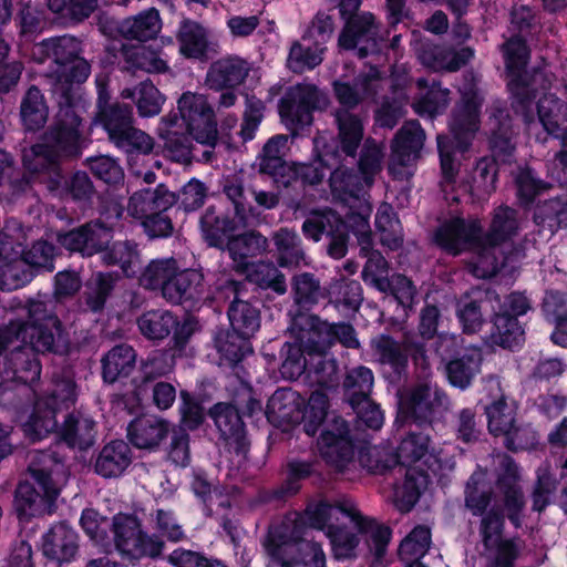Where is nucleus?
Masks as SVG:
<instances>
[{"instance_id":"obj_26","label":"nucleus","mask_w":567,"mask_h":567,"mask_svg":"<svg viewBox=\"0 0 567 567\" xmlns=\"http://www.w3.org/2000/svg\"><path fill=\"white\" fill-rule=\"evenodd\" d=\"M58 495L59 487L20 482L14 493V508L19 517L24 518L50 514Z\"/></svg>"},{"instance_id":"obj_44","label":"nucleus","mask_w":567,"mask_h":567,"mask_svg":"<svg viewBox=\"0 0 567 567\" xmlns=\"http://www.w3.org/2000/svg\"><path fill=\"white\" fill-rule=\"evenodd\" d=\"M136 352L130 344L114 346L101 359L102 379L105 383L113 384L122 378H126L134 370Z\"/></svg>"},{"instance_id":"obj_34","label":"nucleus","mask_w":567,"mask_h":567,"mask_svg":"<svg viewBox=\"0 0 567 567\" xmlns=\"http://www.w3.org/2000/svg\"><path fill=\"white\" fill-rule=\"evenodd\" d=\"M175 204L174 193L164 184L155 188L140 189L130 197L128 214L136 219H143L159 212H167Z\"/></svg>"},{"instance_id":"obj_15","label":"nucleus","mask_w":567,"mask_h":567,"mask_svg":"<svg viewBox=\"0 0 567 567\" xmlns=\"http://www.w3.org/2000/svg\"><path fill=\"white\" fill-rule=\"evenodd\" d=\"M333 116L338 134L336 144L327 145L322 151V161L326 165H334L340 155H346L350 162L354 161L364 135L363 122L359 114L344 107H337Z\"/></svg>"},{"instance_id":"obj_17","label":"nucleus","mask_w":567,"mask_h":567,"mask_svg":"<svg viewBox=\"0 0 567 567\" xmlns=\"http://www.w3.org/2000/svg\"><path fill=\"white\" fill-rule=\"evenodd\" d=\"M11 350L2 357L3 371L0 375V404H6L4 395L11 392L14 382L32 384L40 379L41 363L37 354L19 341L10 346Z\"/></svg>"},{"instance_id":"obj_21","label":"nucleus","mask_w":567,"mask_h":567,"mask_svg":"<svg viewBox=\"0 0 567 567\" xmlns=\"http://www.w3.org/2000/svg\"><path fill=\"white\" fill-rule=\"evenodd\" d=\"M388 82L389 80L382 78L380 71L372 66L367 73L358 74L352 82L334 81L332 87L339 107L354 112L363 101H377Z\"/></svg>"},{"instance_id":"obj_43","label":"nucleus","mask_w":567,"mask_h":567,"mask_svg":"<svg viewBox=\"0 0 567 567\" xmlns=\"http://www.w3.org/2000/svg\"><path fill=\"white\" fill-rule=\"evenodd\" d=\"M488 290L473 289L462 296L456 305V317L465 334L478 333L485 324L482 303L487 299Z\"/></svg>"},{"instance_id":"obj_23","label":"nucleus","mask_w":567,"mask_h":567,"mask_svg":"<svg viewBox=\"0 0 567 567\" xmlns=\"http://www.w3.org/2000/svg\"><path fill=\"white\" fill-rule=\"evenodd\" d=\"M318 446L324 461L338 471H343L353 460L354 445L347 422L334 417L321 432Z\"/></svg>"},{"instance_id":"obj_33","label":"nucleus","mask_w":567,"mask_h":567,"mask_svg":"<svg viewBox=\"0 0 567 567\" xmlns=\"http://www.w3.org/2000/svg\"><path fill=\"white\" fill-rule=\"evenodd\" d=\"M347 163L352 164L346 155H340L334 165H326L327 169H331L329 176V185L333 196L347 202L351 198L361 200L364 198V190L368 188L365 179L358 174L352 167H348Z\"/></svg>"},{"instance_id":"obj_46","label":"nucleus","mask_w":567,"mask_h":567,"mask_svg":"<svg viewBox=\"0 0 567 567\" xmlns=\"http://www.w3.org/2000/svg\"><path fill=\"white\" fill-rule=\"evenodd\" d=\"M60 435L70 447L86 450L95 442V422L81 413H71L65 417Z\"/></svg>"},{"instance_id":"obj_19","label":"nucleus","mask_w":567,"mask_h":567,"mask_svg":"<svg viewBox=\"0 0 567 567\" xmlns=\"http://www.w3.org/2000/svg\"><path fill=\"white\" fill-rule=\"evenodd\" d=\"M344 24L338 37V47L346 51H357L360 59L379 50V24L371 12H361L341 18Z\"/></svg>"},{"instance_id":"obj_42","label":"nucleus","mask_w":567,"mask_h":567,"mask_svg":"<svg viewBox=\"0 0 567 567\" xmlns=\"http://www.w3.org/2000/svg\"><path fill=\"white\" fill-rule=\"evenodd\" d=\"M271 240L276 249V261L282 268H299L306 264V251L296 230L281 227L272 233Z\"/></svg>"},{"instance_id":"obj_61","label":"nucleus","mask_w":567,"mask_h":567,"mask_svg":"<svg viewBox=\"0 0 567 567\" xmlns=\"http://www.w3.org/2000/svg\"><path fill=\"white\" fill-rule=\"evenodd\" d=\"M177 40L179 51L186 58L198 59L204 55L207 48V38L204 28L195 21L185 19L178 30Z\"/></svg>"},{"instance_id":"obj_3","label":"nucleus","mask_w":567,"mask_h":567,"mask_svg":"<svg viewBox=\"0 0 567 567\" xmlns=\"http://www.w3.org/2000/svg\"><path fill=\"white\" fill-rule=\"evenodd\" d=\"M506 72V87L511 109L527 125L534 123V101L539 92L551 87L553 73L540 69L526 70L529 49L522 37H511L502 45Z\"/></svg>"},{"instance_id":"obj_13","label":"nucleus","mask_w":567,"mask_h":567,"mask_svg":"<svg viewBox=\"0 0 567 567\" xmlns=\"http://www.w3.org/2000/svg\"><path fill=\"white\" fill-rule=\"evenodd\" d=\"M302 234L318 243L326 239V251L333 259H341L348 252L349 234L346 224L331 210H313L301 226Z\"/></svg>"},{"instance_id":"obj_40","label":"nucleus","mask_w":567,"mask_h":567,"mask_svg":"<svg viewBox=\"0 0 567 567\" xmlns=\"http://www.w3.org/2000/svg\"><path fill=\"white\" fill-rule=\"evenodd\" d=\"M42 550L49 559L70 561L78 551V534L66 524L59 523L44 535Z\"/></svg>"},{"instance_id":"obj_25","label":"nucleus","mask_w":567,"mask_h":567,"mask_svg":"<svg viewBox=\"0 0 567 567\" xmlns=\"http://www.w3.org/2000/svg\"><path fill=\"white\" fill-rule=\"evenodd\" d=\"M204 274L198 269L177 270L166 284L163 298L172 305L194 307L205 298Z\"/></svg>"},{"instance_id":"obj_20","label":"nucleus","mask_w":567,"mask_h":567,"mask_svg":"<svg viewBox=\"0 0 567 567\" xmlns=\"http://www.w3.org/2000/svg\"><path fill=\"white\" fill-rule=\"evenodd\" d=\"M9 324L20 327L19 338L28 340L33 352L58 355H66L70 352V337L59 318H52L42 324L22 326L21 322L13 320H10Z\"/></svg>"},{"instance_id":"obj_38","label":"nucleus","mask_w":567,"mask_h":567,"mask_svg":"<svg viewBox=\"0 0 567 567\" xmlns=\"http://www.w3.org/2000/svg\"><path fill=\"white\" fill-rule=\"evenodd\" d=\"M204 240L210 247L224 249L228 238L240 226L235 217L218 213L214 206L206 208L199 220Z\"/></svg>"},{"instance_id":"obj_36","label":"nucleus","mask_w":567,"mask_h":567,"mask_svg":"<svg viewBox=\"0 0 567 567\" xmlns=\"http://www.w3.org/2000/svg\"><path fill=\"white\" fill-rule=\"evenodd\" d=\"M133 454L123 440L105 444L94 461V472L103 478H117L131 465Z\"/></svg>"},{"instance_id":"obj_51","label":"nucleus","mask_w":567,"mask_h":567,"mask_svg":"<svg viewBox=\"0 0 567 567\" xmlns=\"http://www.w3.org/2000/svg\"><path fill=\"white\" fill-rule=\"evenodd\" d=\"M313 463L292 458L284 467V481L271 492L269 499L282 501L296 495L301 488V482L313 473Z\"/></svg>"},{"instance_id":"obj_7","label":"nucleus","mask_w":567,"mask_h":567,"mask_svg":"<svg viewBox=\"0 0 567 567\" xmlns=\"http://www.w3.org/2000/svg\"><path fill=\"white\" fill-rule=\"evenodd\" d=\"M371 349L377 361L382 365H389L398 381L406 374L409 355L416 365L423 369L429 368L424 342L412 337L406 336L402 341H398L388 333H381L372 338Z\"/></svg>"},{"instance_id":"obj_50","label":"nucleus","mask_w":567,"mask_h":567,"mask_svg":"<svg viewBox=\"0 0 567 567\" xmlns=\"http://www.w3.org/2000/svg\"><path fill=\"white\" fill-rule=\"evenodd\" d=\"M136 323L144 338L162 341L172 333L176 326V316L165 309H153L143 312Z\"/></svg>"},{"instance_id":"obj_35","label":"nucleus","mask_w":567,"mask_h":567,"mask_svg":"<svg viewBox=\"0 0 567 567\" xmlns=\"http://www.w3.org/2000/svg\"><path fill=\"white\" fill-rule=\"evenodd\" d=\"M526 257L523 243L512 245H499L496 249H486L483 252L481 262L472 265V274L482 279L495 277L499 270L507 265L520 261Z\"/></svg>"},{"instance_id":"obj_5","label":"nucleus","mask_w":567,"mask_h":567,"mask_svg":"<svg viewBox=\"0 0 567 567\" xmlns=\"http://www.w3.org/2000/svg\"><path fill=\"white\" fill-rule=\"evenodd\" d=\"M58 103L53 123L44 132L42 142L32 146L37 164L32 171L54 165L62 157H75L81 153V124L78 113L76 94H52Z\"/></svg>"},{"instance_id":"obj_52","label":"nucleus","mask_w":567,"mask_h":567,"mask_svg":"<svg viewBox=\"0 0 567 567\" xmlns=\"http://www.w3.org/2000/svg\"><path fill=\"white\" fill-rule=\"evenodd\" d=\"M272 261H260L247 268V280L262 290H271L278 296L288 291L286 275Z\"/></svg>"},{"instance_id":"obj_48","label":"nucleus","mask_w":567,"mask_h":567,"mask_svg":"<svg viewBox=\"0 0 567 567\" xmlns=\"http://www.w3.org/2000/svg\"><path fill=\"white\" fill-rule=\"evenodd\" d=\"M416 86L422 92L413 102L415 113L433 117L446 109L450 90L442 89L440 83L434 80L430 83L425 78H419L416 80Z\"/></svg>"},{"instance_id":"obj_31","label":"nucleus","mask_w":567,"mask_h":567,"mask_svg":"<svg viewBox=\"0 0 567 567\" xmlns=\"http://www.w3.org/2000/svg\"><path fill=\"white\" fill-rule=\"evenodd\" d=\"M251 64L239 55H226L214 61L206 74L205 83L214 91L235 89L249 75Z\"/></svg>"},{"instance_id":"obj_8","label":"nucleus","mask_w":567,"mask_h":567,"mask_svg":"<svg viewBox=\"0 0 567 567\" xmlns=\"http://www.w3.org/2000/svg\"><path fill=\"white\" fill-rule=\"evenodd\" d=\"M328 105V97L316 85L298 83L289 86L279 100V115L285 125L296 131L309 126L313 111Z\"/></svg>"},{"instance_id":"obj_57","label":"nucleus","mask_w":567,"mask_h":567,"mask_svg":"<svg viewBox=\"0 0 567 567\" xmlns=\"http://www.w3.org/2000/svg\"><path fill=\"white\" fill-rule=\"evenodd\" d=\"M111 528L116 548L130 556L143 533L140 519L134 515L120 513L112 518Z\"/></svg>"},{"instance_id":"obj_45","label":"nucleus","mask_w":567,"mask_h":567,"mask_svg":"<svg viewBox=\"0 0 567 567\" xmlns=\"http://www.w3.org/2000/svg\"><path fill=\"white\" fill-rule=\"evenodd\" d=\"M327 299L336 309L358 311L363 302L361 284L344 275L332 278L327 285Z\"/></svg>"},{"instance_id":"obj_58","label":"nucleus","mask_w":567,"mask_h":567,"mask_svg":"<svg viewBox=\"0 0 567 567\" xmlns=\"http://www.w3.org/2000/svg\"><path fill=\"white\" fill-rule=\"evenodd\" d=\"M118 279L117 272H96L83 295L85 310L102 311Z\"/></svg>"},{"instance_id":"obj_41","label":"nucleus","mask_w":567,"mask_h":567,"mask_svg":"<svg viewBox=\"0 0 567 567\" xmlns=\"http://www.w3.org/2000/svg\"><path fill=\"white\" fill-rule=\"evenodd\" d=\"M482 362V349L480 347L467 348L463 355L446 362L445 372L449 382L461 390L467 389L481 372Z\"/></svg>"},{"instance_id":"obj_63","label":"nucleus","mask_w":567,"mask_h":567,"mask_svg":"<svg viewBox=\"0 0 567 567\" xmlns=\"http://www.w3.org/2000/svg\"><path fill=\"white\" fill-rule=\"evenodd\" d=\"M223 193L233 204L238 224L241 227L250 226L251 219L255 217V209L247 199L243 179L236 176L227 178L223 185Z\"/></svg>"},{"instance_id":"obj_24","label":"nucleus","mask_w":567,"mask_h":567,"mask_svg":"<svg viewBox=\"0 0 567 567\" xmlns=\"http://www.w3.org/2000/svg\"><path fill=\"white\" fill-rule=\"evenodd\" d=\"M220 289L226 293L227 298L233 296L227 310L233 331L251 337L259 329L260 315L256 307L240 298L246 291L245 282L226 280Z\"/></svg>"},{"instance_id":"obj_64","label":"nucleus","mask_w":567,"mask_h":567,"mask_svg":"<svg viewBox=\"0 0 567 567\" xmlns=\"http://www.w3.org/2000/svg\"><path fill=\"white\" fill-rule=\"evenodd\" d=\"M384 159V146L374 138H367L363 142L359 154L358 168L364 177L368 188H370L375 176L382 171Z\"/></svg>"},{"instance_id":"obj_60","label":"nucleus","mask_w":567,"mask_h":567,"mask_svg":"<svg viewBox=\"0 0 567 567\" xmlns=\"http://www.w3.org/2000/svg\"><path fill=\"white\" fill-rule=\"evenodd\" d=\"M373 383V373L364 365L348 371L343 380V390L349 404H358L359 401L371 398Z\"/></svg>"},{"instance_id":"obj_9","label":"nucleus","mask_w":567,"mask_h":567,"mask_svg":"<svg viewBox=\"0 0 567 567\" xmlns=\"http://www.w3.org/2000/svg\"><path fill=\"white\" fill-rule=\"evenodd\" d=\"M450 400L435 384L424 381L415 384L401 402L400 412L408 424L422 429L432 426L436 415L447 410Z\"/></svg>"},{"instance_id":"obj_16","label":"nucleus","mask_w":567,"mask_h":567,"mask_svg":"<svg viewBox=\"0 0 567 567\" xmlns=\"http://www.w3.org/2000/svg\"><path fill=\"white\" fill-rule=\"evenodd\" d=\"M113 226L97 218L69 231L58 233L56 240L69 251L93 257L104 254L113 240Z\"/></svg>"},{"instance_id":"obj_2","label":"nucleus","mask_w":567,"mask_h":567,"mask_svg":"<svg viewBox=\"0 0 567 567\" xmlns=\"http://www.w3.org/2000/svg\"><path fill=\"white\" fill-rule=\"evenodd\" d=\"M309 523L318 529H326L337 559L354 557L359 544L355 534L339 525L340 516L353 523L358 532L365 537L370 551L377 559H382L391 537V529L380 525L374 518L364 516L351 503L329 504L320 502L307 508Z\"/></svg>"},{"instance_id":"obj_39","label":"nucleus","mask_w":567,"mask_h":567,"mask_svg":"<svg viewBox=\"0 0 567 567\" xmlns=\"http://www.w3.org/2000/svg\"><path fill=\"white\" fill-rule=\"evenodd\" d=\"M162 29V19L158 10L147 9L136 16L120 21L116 31L120 37L126 40L146 42L155 39Z\"/></svg>"},{"instance_id":"obj_12","label":"nucleus","mask_w":567,"mask_h":567,"mask_svg":"<svg viewBox=\"0 0 567 567\" xmlns=\"http://www.w3.org/2000/svg\"><path fill=\"white\" fill-rule=\"evenodd\" d=\"M426 140L425 131L416 120L404 122L394 134L390 148L389 173L396 179L409 177L406 168L415 165L422 156Z\"/></svg>"},{"instance_id":"obj_28","label":"nucleus","mask_w":567,"mask_h":567,"mask_svg":"<svg viewBox=\"0 0 567 567\" xmlns=\"http://www.w3.org/2000/svg\"><path fill=\"white\" fill-rule=\"evenodd\" d=\"M291 308L288 316L300 312H311L319 303L327 299V286L320 278L310 271H300L291 276L290 282Z\"/></svg>"},{"instance_id":"obj_22","label":"nucleus","mask_w":567,"mask_h":567,"mask_svg":"<svg viewBox=\"0 0 567 567\" xmlns=\"http://www.w3.org/2000/svg\"><path fill=\"white\" fill-rule=\"evenodd\" d=\"M483 97L470 86L452 111L450 130L461 151H466L480 128V110Z\"/></svg>"},{"instance_id":"obj_55","label":"nucleus","mask_w":567,"mask_h":567,"mask_svg":"<svg viewBox=\"0 0 567 567\" xmlns=\"http://www.w3.org/2000/svg\"><path fill=\"white\" fill-rule=\"evenodd\" d=\"M123 99L135 101L137 112L142 117H152L161 113L164 96L151 81H143L134 89H124Z\"/></svg>"},{"instance_id":"obj_18","label":"nucleus","mask_w":567,"mask_h":567,"mask_svg":"<svg viewBox=\"0 0 567 567\" xmlns=\"http://www.w3.org/2000/svg\"><path fill=\"white\" fill-rule=\"evenodd\" d=\"M331 327L327 320L313 312H300L290 317L288 331L291 338L303 347L307 355L328 354L332 348Z\"/></svg>"},{"instance_id":"obj_27","label":"nucleus","mask_w":567,"mask_h":567,"mask_svg":"<svg viewBox=\"0 0 567 567\" xmlns=\"http://www.w3.org/2000/svg\"><path fill=\"white\" fill-rule=\"evenodd\" d=\"M489 125V148L492 156L497 161L509 162L514 151V130L512 117L504 103L497 101L491 106L488 118Z\"/></svg>"},{"instance_id":"obj_37","label":"nucleus","mask_w":567,"mask_h":567,"mask_svg":"<svg viewBox=\"0 0 567 567\" xmlns=\"http://www.w3.org/2000/svg\"><path fill=\"white\" fill-rule=\"evenodd\" d=\"M269 243L267 237L256 230L231 236L228 238L226 249L235 264V270L244 272L248 268V258L267 252Z\"/></svg>"},{"instance_id":"obj_54","label":"nucleus","mask_w":567,"mask_h":567,"mask_svg":"<svg viewBox=\"0 0 567 567\" xmlns=\"http://www.w3.org/2000/svg\"><path fill=\"white\" fill-rule=\"evenodd\" d=\"M29 458L28 472L34 483L58 487L54 475L63 468V464L56 453L52 451H32L29 453Z\"/></svg>"},{"instance_id":"obj_29","label":"nucleus","mask_w":567,"mask_h":567,"mask_svg":"<svg viewBox=\"0 0 567 567\" xmlns=\"http://www.w3.org/2000/svg\"><path fill=\"white\" fill-rule=\"evenodd\" d=\"M524 223L523 215L513 207L499 205L494 208L487 231L482 230L483 250L496 249L509 241L519 234Z\"/></svg>"},{"instance_id":"obj_53","label":"nucleus","mask_w":567,"mask_h":567,"mask_svg":"<svg viewBox=\"0 0 567 567\" xmlns=\"http://www.w3.org/2000/svg\"><path fill=\"white\" fill-rule=\"evenodd\" d=\"M392 96H384L374 111V123L379 127L392 130L404 116L408 96L404 89L391 81Z\"/></svg>"},{"instance_id":"obj_14","label":"nucleus","mask_w":567,"mask_h":567,"mask_svg":"<svg viewBox=\"0 0 567 567\" xmlns=\"http://www.w3.org/2000/svg\"><path fill=\"white\" fill-rule=\"evenodd\" d=\"M208 415L213 419L225 447L237 458V465L241 466L247 461L250 441L238 409L230 403L218 402L209 409Z\"/></svg>"},{"instance_id":"obj_4","label":"nucleus","mask_w":567,"mask_h":567,"mask_svg":"<svg viewBox=\"0 0 567 567\" xmlns=\"http://www.w3.org/2000/svg\"><path fill=\"white\" fill-rule=\"evenodd\" d=\"M82 53V41L70 34L48 38L34 45L35 60L40 63L51 60L55 64V69L42 75L52 94H76L74 83L87 80L91 63Z\"/></svg>"},{"instance_id":"obj_49","label":"nucleus","mask_w":567,"mask_h":567,"mask_svg":"<svg viewBox=\"0 0 567 567\" xmlns=\"http://www.w3.org/2000/svg\"><path fill=\"white\" fill-rule=\"evenodd\" d=\"M101 258L106 266H118L126 277L136 276L141 265L137 244L132 240L110 244Z\"/></svg>"},{"instance_id":"obj_59","label":"nucleus","mask_w":567,"mask_h":567,"mask_svg":"<svg viewBox=\"0 0 567 567\" xmlns=\"http://www.w3.org/2000/svg\"><path fill=\"white\" fill-rule=\"evenodd\" d=\"M300 412V402L296 392L289 389L277 390L268 400L266 414L274 422H290Z\"/></svg>"},{"instance_id":"obj_10","label":"nucleus","mask_w":567,"mask_h":567,"mask_svg":"<svg viewBox=\"0 0 567 567\" xmlns=\"http://www.w3.org/2000/svg\"><path fill=\"white\" fill-rule=\"evenodd\" d=\"M482 230L483 226L478 219L454 217L437 227L434 241L453 256L472 251L476 257L475 262H481L484 252Z\"/></svg>"},{"instance_id":"obj_56","label":"nucleus","mask_w":567,"mask_h":567,"mask_svg":"<svg viewBox=\"0 0 567 567\" xmlns=\"http://www.w3.org/2000/svg\"><path fill=\"white\" fill-rule=\"evenodd\" d=\"M20 114L27 130L35 131L42 127L49 115V107L40 89L31 85L22 97Z\"/></svg>"},{"instance_id":"obj_32","label":"nucleus","mask_w":567,"mask_h":567,"mask_svg":"<svg viewBox=\"0 0 567 567\" xmlns=\"http://www.w3.org/2000/svg\"><path fill=\"white\" fill-rule=\"evenodd\" d=\"M534 123L527 125L529 128L536 123V117L544 130L553 137L560 140L564 147H567V103L554 94L545 93L537 103L534 102Z\"/></svg>"},{"instance_id":"obj_11","label":"nucleus","mask_w":567,"mask_h":567,"mask_svg":"<svg viewBox=\"0 0 567 567\" xmlns=\"http://www.w3.org/2000/svg\"><path fill=\"white\" fill-rule=\"evenodd\" d=\"M178 113L193 138L208 147H215L218 140L215 112L204 94L185 92L178 99Z\"/></svg>"},{"instance_id":"obj_30","label":"nucleus","mask_w":567,"mask_h":567,"mask_svg":"<svg viewBox=\"0 0 567 567\" xmlns=\"http://www.w3.org/2000/svg\"><path fill=\"white\" fill-rule=\"evenodd\" d=\"M169 433V422L152 414L137 416L127 425V439L138 450H158Z\"/></svg>"},{"instance_id":"obj_1","label":"nucleus","mask_w":567,"mask_h":567,"mask_svg":"<svg viewBox=\"0 0 567 567\" xmlns=\"http://www.w3.org/2000/svg\"><path fill=\"white\" fill-rule=\"evenodd\" d=\"M496 494L489 487L486 473L476 470L464 487V506L480 517L478 536L491 567H514L520 553V540L505 538V518L515 528L523 524L526 497L520 485V474L514 458L507 454L499 457L496 472Z\"/></svg>"},{"instance_id":"obj_47","label":"nucleus","mask_w":567,"mask_h":567,"mask_svg":"<svg viewBox=\"0 0 567 567\" xmlns=\"http://www.w3.org/2000/svg\"><path fill=\"white\" fill-rule=\"evenodd\" d=\"M489 341L493 346L514 349L525 340V330L518 319L508 312H496L492 319Z\"/></svg>"},{"instance_id":"obj_62","label":"nucleus","mask_w":567,"mask_h":567,"mask_svg":"<svg viewBox=\"0 0 567 567\" xmlns=\"http://www.w3.org/2000/svg\"><path fill=\"white\" fill-rule=\"evenodd\" d=\"M177 270L178 264L174 258L154 259L142 271L140 282L145 289H161L163 293L166 284L172 280Z\"/></svg>"},{"instance_id":"obj_6","label":"nucleus","mask_w":567,"mask_h":567,"mask_svg":"<svg viewBox=\"0 0 567 567\" xmlns=\"http://www.w3.org/2000/svg\"><path fill=\"white\" fill-rule=\"evenodd\" d=\"M78 400V385L72 377L54 374L48 394L37 399L33 412L23 424V431L31 441H38L58 427L55 413L69 409Z\"/></svg>"}]
</instances>
